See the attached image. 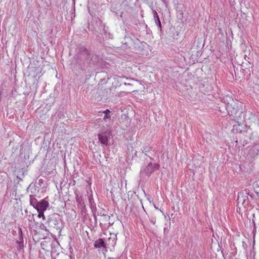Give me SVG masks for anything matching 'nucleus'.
I'll use <instances>...</instances> for the list:
<instances>
[{
  "instance_id": "nucleus-12",
  "label": "nucleus",
  "mask_w": 259,
  "mask_h": 259,
  "mask_svg": "<svg viewBox=\"0 0 259 259\" xmlns=\"http://www.w3.org/2000/svg\"><path fill=\"white\" fill-rule=\"evenodd\" d=\"M153 16L154 19H156L157 18H159L157 13L155 11H154L153 12Z\"/></svg>"
},
{
  "instance_id": "nucleus-11",
  "label": "nucleus",
  "mask_w": 259,
  "mask_h": 259,
  "mask_svg": "<svg viewBox=\"0 0 259 259\" xmlns=\"http://www.w3.org/2000/svg\"><path fill=\"white\" fill-rule=\"evenodd\" d=\"M111 118V116L110 115V114H105V116H104L103 117V120L105 121V122H107V119H110Z\"/></svg>"
},
{
  "instance_id": "nucleus-5",
  "label": "nucleus",
  "mask_w": 259,
  "mask_h": 259,
  "mask_svg": "<svg viewBox=\"0 0 259 259\" xmlns=\"http://www.w3.org/2000/svg\"><path fill=\"white\" fill-rule=\"evenodd\" d=\"M49 205V202L43 199L37 203L35 208L37 210L46 211Z\"/></svg>"
},
{
  "instance_id": "nucleus-1",
  "label": "nucleus",
  "mask_w": 259,
  "mask_h": 259,
  "mask_svg": "<svg viewBox=\"0 0 259 259\" xmlns=\"http://www.w3.org/2000/svg\"><path fill=\"white\" fill-rule=\"evenodd\" d=\"M112 136V130L110 125L106 124L102 125L98 135L99 141L102 144L107 145L108 140Z\"/></svg>"
},
{
  "instance_id": "nucleus-3",
  "label": "nucleus",
  "mask_w": 259,
  "mask_h": 259,
  "mask_svg": "<svg viewBox=\"0 0 259 259\" xmlns=\"http://www.w3.org/2000/svg\"><path fill=\"white\" fill-rule=\"evenodd\" d=\"M154 208L155 210L152 211L149 215V218L153 224H155L156 222L158 220L162 215H164V213L156 206H154Z\"/></svg>"
},
{
  "instance_id": "nucleus-4",
  "label": "nucleus",
  "mask_w": 259,
  "mask_h": 259,
  "mask_svg": "<svg viewBox=\"0 0 259 259\" xmlns=\"http://www.w3.org/2000/svg\"><path fill=\"white\" fill-rule=\"evenodd\" d=\"M224 102L226 104V108L227 110L231 111V109H235L237 107L236 102L230 96H227L224 98Z\"/></svg>"
},
{
  "instance_id": "nucleus-10",
  "label": "nucleus",
  "mask_w": 259,
  "mask_h": 259,
  "mask_svg": "<svg viewBox=\"0 0 259 259\" xmlns=\"http://www.w3.org/2000/svg\"><path fill=\"white\" fill-rule=\"evenodd\" d=\"M19 234L20 235V239L21 241V243L23 242V234H22V230L21 228H19Z\"/></svg>"
},
{
  "instance_id": "nucleus-9",
  "label": "nucleus",
  "mask_w": 259,
  "mask_h": 259,
  "mask_svg": "<svg viewBox=\"0 0 259 259\" xmlns=\"http://www.w3.org/2000/svg\"><path fill=\"white\" fill-rule=\"evenodd\" d=\"M156 25H157L159 28H161V22L160 21L159 18H157L156 19H154Z\"/></svg>"
},
{
  "instance_id": "nucleus-8",
  "label": "nucleus",
  "mask_w": 259,
  "mask_h": 259,
  "mask_svg": "<svg viewBox=\"0 0 259 259\" xmlns=\"http://www.w3.org/2000/svg\"><path fill=\"white\" fill-rule=\"evenodd\" d=\"M37 211L38 212V217L39 218H41L43 220H45L46 217L44 214V211H39V210H37Z\"/></svg>"
},
{
  "instance_id": "nucleus-7",
  "label": "nucleus",
  "mask_w": 259,
  "mask_h": 259,
  "mask_svg": "<svg viewBox=\"0 0 259 259\" xmlns=\"http://www.w3.org/2000/svg\"><path fill=\"white\" fill-rule=\"evenodd\" d=\"M94 247L96 248H100L101 247H106V245L104 241L101 238L99 239L98 240L95 241L94 244Z\"/></svg>"
},
{
  "instance_id": "nucleus-6",
  "label": "nucleus",
  "mask_w": 259,
  "mask_h": 259,
  "mask_svg": "<svg viewBox=\"0 0 259 259\" xmlns=\"http://www.w3.org/2000/svg\"><path fill=\"white\" fill-rule=\"evenodd\" d=\"M156 169H158V165L155 163L152 164L151 163H150L148 164L145 170L146 173L148 175H149L152 172H153Z\"/></svg>"
},
{
  "instance_id": "nucleus-2",
  "label": "nucleus",
  "mask_w": 259,
  "mask_h": 259,
  "mask_svg": "<svg viewBox=\"0 0 259 259\" xmlns=\"http://www.w3.org/2000/svg\"><path fill=\"white\" fill-rule=\"evenodd\" d=\"M249 200L247 193L240 192L238 194L237 197V206L239 210L242 208H245L248 204Z\"/></svg>"
},
{
  "instance_id": "nucleus-14",
  "label": "nucleus",
  "mask_w": 259,
  "mask_h": 259,
  "mask_svg": "<svg viewBox=\"0 0 259 259\" xmlns=\"http://www.w3.org/2000/svg\"><path fill=\"white\" fill-rule=\"evenodd\" d=\"M17 243L18 244H20V246L21 247H23V243H21V239H20V237L19 238V240L17 241Z\"/></svg>"
},
{
  "instance_id": "nucleus-13",
  "label": "nucleus",
  "mask_w": 259,
  "mask_h": 259,
  "mask_svg": "<svg viewBox=\"0 0 259 259\" xmlns=\"http://www.w3.org/2000/svg\"><path fill=\"white\" fill-rule=\"evenodd\" d=\"M102 112L103 113H104L105 114H110L111 112H110V111L109 109H107V110L103 111Z\"/></svg>"
},
{
  "instance_id": "nucleus-15",
  "label": "nucleus",
  "mask_w": 259,
  "mask_h": 259,
  "mask_svg": "<svg viewBox=\"0 0 259 259\" xmlns=\"http://www.w3.org/2000/svg\"><path fill=\"white\" fill-rule=\"evenodd\" d=\"M114 191H114L113 189H112L111 190V191H110V193L112 194V193H113V192H114Z\"/></svg>"
}]
</instances>
